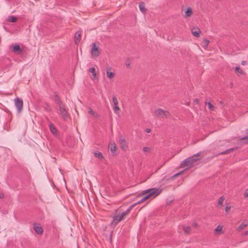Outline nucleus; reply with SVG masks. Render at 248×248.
Listing matches in <instances>:
<instances>
[{
    "instance_id": "ddd939ff",
    "label": "nucleus",
    "mask_w": 248,
    "mask_h": 248,
    "mask_svg": "<svg viewBox=\"0 0 248 248\" xmlns=\"http://www.w3.org/2000/svg\"><path fill=\"white\" fill-rule=\"evenodd\" d=\"M33 227L35 231L38 234H42L43 233V230L40 225L34 224Z\"/></svg>"
},
{
    "instance_id": "c9c22d12",
    "label": "nucleus",
    "mask_w": 248,
    "mask_h": 248,
    "mask_svg": "<svg viewBox=\"0 0 248 248\" xmlns=\"http://www.w3.org/2000/svg\"><path fill=\"white\" fill-rule=\"evenodd\" d=\"M247 235H248V231H245L242 234V235L244 236H246Z\"/></svg>"
},
{
    "instance_id": "bb28decb",
    "label": "nucleus",
    "mask_w": 248,
    "mask_h": 248,
    "mask_svg": "<svg viewBox=\"0 0 248 248\" xmlns=\"http://www.w3.org/2000/svg\"><path fill=\"white\" fill-rule=\"evenodd\" d=\"M183 229L186 233H188L191 230V228L189 226H184Z\"/></svg>"
},
{
    "instance_id": "412c9836",
    "label": "nucleus",
    "mask_w": 248,
    "mask_h": 248,
    "mask_svg": "<svg viewBox=\"0 0 248 248\" xmlns=\"http://www.w3.org/2000/svg\"><path fill=\"white\" fill-rule=\"evenodd\" d=\"M139 8L142 13H144L145 12L146 10L145 8L144 4L143 2H141L140 3Z\"/></svg>"
},
{
    "instance_id": "dca6fc26",
    "label": "nucleus",
    "mask_w": 248,
    "mask_h": 248,
    "mask_svg": "<svg viewBox=\"0 0 248 248\" xmlns=\"http://www.w3.org/2000/svg\"><path fill=\"white\" fill-rule=\"evenodd\" d=\"M81 33L80 32L78 31L75 33V42L76 44H78L80 41Z\"/></svg>"
},
{
    "instance_id": "4468645a",
    "label": "nucleus",
    "mask_w": 248,
    "mask_h": 248,
    "mask_svg": "<svg viewBox=\"0 0 248 248\" xmlns=\"http://www.w3.org/2000/svg\"><path fill=\"white\" fill-rule=\"evenodd\" d=\"M49 127L50 132L52 134L54 135H57V129L54 126V125L52 123H49Z\"/></svg>"
},
{
    "instance_id": "f03ea898",
    "label": "nucleus",
    "mask_w": 248,
    "mask_h": 248,
    "mask_svg": "<svg viewBox=\"0 0 248 248\" xmlns=\"http://www.w3.org/2000/svg\"><path fill=\"white\" fill-rule=\"evenodd\" d=\"M133 207V205H131L125 211H124L121 213H119L118 214H116L113 217V220L111 222V224L114 226L117 224L118 223L123 219L125 216L129 213Z\"/></svg>"
},
{
    "instance_id": "9b49d317",
    "label": "nucleus",
    "mask_w": 248,
    "mask_h": 248,
    "mask_svg": "<svg viewBox=\"0 0 248 248\" xmlns=\"http://www.w3.org/2000/svg\"><path fill=\"white\" fill-rule=\"evenodd\" d=\"M248 225V220L245 219L243 220L242 223L238 227L236 228V230L238 232H240L246 228Z\"/></svg>"
},
{
    "instance_id": "6e6552de",
    "label": "nucleus",
    "mask_w": 248,
    "mask_h": 248,
    "mask_svg": "<svg viewBox=\"0 0 248 248\" xmlns=\"http://www.w3.org/2000/svg\"><path fill=\"white\" fill-rule=\"evenodd\" d=\"M119 144L122 150H126L127 148L125 138L123 136L120 137L119 140Z\"/></svg>"
},
{
    "instance_id": "a19ab883",
    "label": "nucleus",
    "mask_w": 248,
    "mask_h": 248,
    "mask_svg": "<svg viewBox=\"0 0 248 248\" xmlns=\"http://www.w3.org/2000/svg\"><path fill=\"white\" fill-rule=\"evenodd\" d=\"M198 101H199L198 99H195L194 100V102H196V103H198Z\"/></svg>"
},
{
    "instance_id": "ea45409f",
    "label": "nucleus",
    "mask_w": 248,
    "mask_h": 248,
    "mask_svg": "<svg viewBox=\"0 0 248 248\" xmlns=\"http://www.w3.org/2000/svg\"><path fill=\"white\" fill-rule=\"evenodd\" d=\"M192 225H193V226H194V227H196V226H197V223L194 222V223H193L192 224Z\"/></svg>"
},
{
    "instance_id": "2eb2a0df",
    "label": "nucleus",
    "mask_w": 248,
    "mask_h": 248,
    "mask_svg": "<svg viewBox=\"0 0 248 248\" xmlns=\"http://www.w3.org/2000/svg\"><path fill=\"white\" fill-rule=\"evenodd\" d=\"M108 147L110 149L111 152L112 154H114L116 151V144H115V143L114 141L109 142Z\"/></svg>"
},
{
    "instance_id": "9d476101",
    "label": "nucleus",
    "mask_w": 248,
    "mask_h": 248,
    "mask_svg": "<svg viewBox=\"0 0 248 248\" xmlns=\"http://www.w3.org/2000/svg\"><path fill=\"white\" fill-rule=\"evenodd\" d=\"M91 53L95 57L98 56L99 55V53L98 50V47L95 45V44H93L92 46L91 49Z\"/></svg>"
},
{
    "instance_id": "79ce46f5",
    "label": "nucleus",
    "mask_w": 248,
    "mask_h": 248,
    "mask_svg": "<svg viewBox=\"0 0 248 248\" xmlns=\"http://www.w3.org/2000/svg\"><path fill=\"white\" fill-rule=\"evenodd\" d=\"M3 197H4V196H3V194H0V198H3Z\"/></svg>"
},
{
    "instance_id": "4be33fe9",
    "label": "nucleus",
    "mask_w": 248,
    "mask_h": 248,
    "mask_svg": "<svg viewBox=\"0 0 248 248\" xmlns=\"http://www.w3.org/2000/svg\"><path fill=\"white\" fill-rule=\"evenodd\" d=\"M13 51L14 52H17L18 51H20V52L22 51V50L20 48V46L16 44V45H15L14 46H13Z\"/></svg>"
},
{
    "instance_id": "f257e3e1",
    "label": "nucleus",
    "mask_w": 248,
    "mask_h": 248,
    "mask_svg": "<svg viewBox=\"0 0 248 248\" xmlns=\"http://www.w3.org/2000/svg\"><path fill=\"white\" fill-rule=\"evenodd\" d=\"M161 192V190L159 188H153L151 189H149L147 190L145 192L147 194L144 196L142 198V199L136 203L133 204V206L137 204V203H140L143 201H145L148 198H154L156 196L159 195Z\"/></svg>"
},
{
    "instance_id": "39448f33",
    "label": "nucleus",
    "mask_w": 248,
    "mask_h": 248,
    "mask_svg": "<svg viewBox=\"0 0 248 248\" xmlns=\"http://www.w3.org/2000/svg\"><path fill=\"white\" fill-rule=\"evenodd\" d=\"M112 101L113 104V110L116 114H119L120 108L118 106V101L116 97L114 95L112 96Z\"/></svg>"
},
{
    "instance_id": "c756f323",
    "label": "nucleus",
    "mask_w": 248,
    "mask_h": 248,
    "mask_svg": "<svg viewBox=\"0 0 248 248\" xmlns=\"http://www.w3.org/2000/svg\"><path fill=\"white\" fill-rule=\"evenodd\" d=\"M222 226L218 225L215 229V232H220L222 230Z\"/></svg>"
},
{
    "instance_id": "1a4fd4ad",
    "label": "nucleus",
    "mask_w": 248,
    "mask_h": 248,
    "mask_svg": "<svg viewBox=\"0 0 248 248\" xmlns=\"http://www.w3.org/2000/svg\"><path fill=\"white\" fill-rule=\"evenodd\" d=\"M111 67H108L106 68V76L109 80H112L115 76V73L111 71Z\"/></svg>"
},
{
    "instance_id": "f704fd0d",
    "label": "nucleus",
    "mask_w": 248,
    "mask_h": 248,
    "mask_svg": "<svg viewBox=\"0 0 248 248\" xmlns=\"http://www.w3.org/2000/svg\"><path fill=\"white\" fill-rule=\"evenodd\" d=\"M125 65L127 67L129 68L130 67V63L129 62H125Z\"/></svg>"
},
{
    "instance_id": "4c0bfd02",
    "label": "nucleus",
    "mask_w": 248,
    "mask_h": 248,
    "mask_svg": "<svg viewBox=\"0 0 248 248\" xmlns=\"http://www.w3.org/2000/svg\"><path fill=\"white\" fill-rule=\"evenodd\" d=\"M247 62L245 61H243L241 62V64L243 65H245L246 64Z\"/></svg>"
},
{
    "instance_id": "b1692460",
    "label": "nucleus",
    "mask_w": 248,
    "mask_h": 248,
    "mask_svg": "<svg viewBox=\"0 0 248 248\" xmlns=\"http://www.w3.org/2000/svg\"><path fill=\"white\" fill-rule=\"evenodd\" d=\"M246 133L248 135L242 137L241 140L246 143H248V128L246 130Z\"/></svg>"
},
{
    "instance_id": "5701e85b",
    "label": "nucleus",
    "mask_w": 248,
    "mask_h": 248,
    "mask_svg": "<svg viewBox=\"0 0 248 248\" xmlns=\"http://www.w3.org/2000/svg\"><path fill=\"white\" fill-rule=\"evenodd\" d=\"M202 43L203 44L202 46L205 49L207 48V47L209 43V41L207 39H204L203 40Z\"/></svg>"
},
{
    "instance_id": "f8f14e48",
    "label": "nucleus",
    "mask_w": 248,
    "mask_h": 248,
    "mask_svg": "<svg viewBox=\"0 0 248 248\" xmlns=\"http://www.w3.org/2000/svg\"><path fill=\"white\" fill-rule=\"evenodd\" d=\"M191 32L194 36L199 37L201 33V30L198 28L193 27L191 29Z\"/></svg>"
},
{
    "instance_id": "a878e982",
    "label": "nucleus",
    "mask_w": 248,
    "mask_h": 248,
    "mask_svg": "<svg viewBox=\"0 0 248 248\" xmlns=\"http://www.w3.org/2000/svg\"><path fill=\"white\" fill-rule=\"evenodd\" d=\"M224 200H225V198L224 197V196L220 197L218 200L217 204L218 205L222 206L223 204V202L224 201Z\"/></svg>"
},
{
    "instance_id": "423d86ee",
    "label": "nucleus",
    "mask_w": 248,
    "mask_h": 248,
    "mask_svg": "<svg viewBox=\"0 0 248 248\" xmlns=\"http://www.w3.org/2000/svg\"><path fill=\"white\" fill-rule=\"evenodd\" d=\"M15 105L17 111L20 113L23 108V102L21 98L16 97L15 99Z\"/></svg>"
},
{
    "instance_id": "2f4dec72",
    "label": "nucleus",
    "mask_w": 248,
    "mask_h": 248,
    "mask_svg": "<svg viewBox=\"0 0 248 248\" xmlns=\"http://www.w3.org/2000/svg\"><path fill=\"white\" fill-rule=\"evenodd\" d=\"M230 209H231V206H226L225 208V212L228 213Z\"/></svg>"
},
{
    "instance_id": "aec40b11",
    "label": "nucleus",
    "mask_w": 248,
    "mask_h": 248,
    "mask_svg": "<svg viewBox=\"0 0 248 248\" xmlns=\"http://www.w3.org/2000/svg\"><path fill=\"white\" fill-rule=\"evenodd\" d=\"M89 71L90 72H91L92 74L93 78H94L96 77V72H95V68L94 67H92V68L89 69Z\"/></svg>"
},
{
    "instance_id": "20e7f679",
    "label": "nucleus",
    "mask_w": 248,
    "mask_h": 248,
    "mask_svg": "<svg viewBox=\"0 0 248 248\" xmlns=\"http://www.w3.org/2000/svg\"><path fill=\"white\" fill-rule=\"evenodd\" d=\"M59 112L61 117L64 120L66 121L69 118V116L67 110H66L64 105L62 103H60L59 105Z\"/></svg>"
},
{
    "instance_id": "e433bc0d",
    "label": "nucleus",
    "mask_w": 248,
    "mask_h": 248,
    "mask_svg": "<svg viewBox=\"0 0 248 248\" xmlns=\"http://www.w3.org/2000/svg\"><path fill=\"white\" fill-rule=\"evenodd\" d=\"M145 132L147 133H149L151 132V129L150 128H146L145 129Z\"/></svg>"
},
{
    "instance_id": "7c9ffc66",
    "label": "nucleus",
    "mask_w": 248,
    "mask_h": 248,
    "mask_svg": "<svg viewBox=\"0 0 248 248\" xmlns=\"http://www.w3.org/2000/svg\"><path fill=\"white\" fill-rule=\"evenodd\" d=\"M150 150V149L147 147H144L143 148V151L145 152H149Z\"/></svg>"
},
{
    "instance_id": "473e14b6",
    "label": "nucleus",
    "mask_w": 248,
    "mask_h": 248,
    "mask_svg": "<svg viewBox=\"0 0 248 248\" xmlns=\"http://www.w3.org/2000/svg\"><path fill=\"white\" fill-rule=\"evenodd\" d=\"M244 196L245 197H248V189H246L245 191V192H244Z\"/></svg>"
},
{
    "instance_id": "f3484780",
    "label": "nucleus",
    "mask_w": 248,
    "mask_h": 248,
    "mask_svg": "<svg viewBox=\"0 0 248 248\" xmlns=\"http://www.w3.org/2000/svg\"><path fill=\"white\" fill-rule=\"evenodd\" d=\"M192 9L190 7H188L187 10L185 11V16L186 17H190L192 14Z\"/></svg>"
},
{
    "instance_id": "393cba45",
    "label": "nucleus",
    "mask_w": 248,
    "mask_h": 248,
    "mask_svg": "<svg viewBox=\"0 0 248 248\" xmlns=\"http://www.w3.org/2000/svg\"><path fill=\"white\" fill-rule=\"evenodd\" d=\"M94 156L99 159H102L103 158L102 154L100 152H98L94 153Z\"/></svg>"
},
{
    "instance_id": "cd10ccee",
    "label": "nucleus",
    "mask_w": 248,
    "mask_h": 248,
    "mask_svg": "<svg viewBox=\"0 0 248 248\" xmlns=\"http://www.w3.org/2000/svg\"><path fill=\"white\" fill-rule=\"evenodd\" d=\"M235 71L237 73H239V74H242V71L240 69L239 66H236L235 67Z\"/></svg>"
},
{
    "instance_id": "58836bf2",
    "label": "nucleus",
    "mask_w": 248,
    "mask_h": 248,
    "mask_svg": "<svg viewBox=\"0 0 248 248\" xmlns=\"http://www.w3.org/2000/svg\"><path fill=\"white\" fill-rule=\"evenodd\" d=\"M181 172H179V173H176L174 175L173 177H175L177 176H178L180 174H181Z\"/></svg>"
},
{
    "instance_id": "7ed1b4c3",
    "label": "nucleus",
    "mask_w": 248,
    "mask_h": 248,
    "mask_svg": "<svg viewBox=\"0 0 248 248\" xmlns=\"http://www.w3.org/2000/svg\"><path fill=\"white\" fill-rule=\"evenodd\" d=\"M199 159L197 157V155H195L191 157H188L183 161V164L184 166H186L187 167H191L195 162H196Z\"/></svg>"
},
{
    "instance_id": "6ab92c4d",
    "label": "nucleus",
    "mask_w": 248,
    "mask_h": 248,
    "mask_svg": "<svg viewBox=\"0 0 248 248\" xmlns=\"http://www.w3.org/2000/svg\"><path fill=\"white\" fill-rule=\"evenodd\" d=\"M17 17H15L14 16H10L7 18V21L10 22L14 23L16 22L17 20Z\"/></svg>"
},
{
    "instance_id": "72a5a7b5",
    "label": "nucleus",
    "mask_w": 248,
    "mask_h": 248,
    "mask_svg": "<svg viewBox=\"0 0 248 248\" xmlns=\"http://www.w3.org/2000/svg\"><path fill=\"white\" fill-rule=\"evenodd\" d=\"M232 149H233L232 148H231V149H230L228 150H226L225 152H222L221 154H226V153L229 152L231 150H232Z\"/></svg>"
},
{
    "instance_id": "0eeeda50",
    "label": "nucleus",
    "mask_w": 248,
    "mask_h": 248,
    "mask_svg": "<svg viewBox=\"0 0 248 248\" xmlns=\"http://www.w3.org/2000/svg\"><path fill=\"white\" fill-rule=\"evenodd\" d=\"M169 114L168 111H165L161 108L156 109L155 112V117L159 118H164L167 117Z\"/></svg>"
},
{
    "instance_id": "c85d7f7f",
    "label": "nucleus",
    "mask_w": 248,
    "mask_h": 248,
    "mask_svg": "<svg viewBox=\"0 0 248 248\" xmlns=\"http://www.w3.org/2000/svg\"><path fill=\"white\" fill-rule=\"evenodd\" d=\"M207 105L210 110H213L214 109V106L210 103V102H208Z\"/></svg>"
},
{
    "instance_id": "a211bd4d",
    "label": "nucleus",
    "mask_w": 248,
    "mask_h": 248,
    "mask_svg": "<svg viewBox=\"0 0 248 248\" xmlns=\"http://www.w3.org/2000/svg\"><path fill=\"white\" fill-rule=\"evenodd\" d=\"M88 113L89 114L93 115V117H94L95 118L99 117V115L98 114H97L96 112H95L94 111H93L91 108H88Z\"/></svg>"
}]
</instances>
